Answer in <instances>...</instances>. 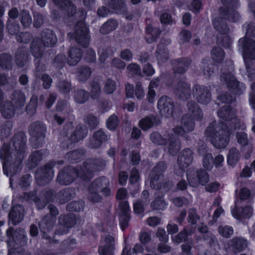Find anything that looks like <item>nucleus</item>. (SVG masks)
<instances>
[{
    "label": "nucleus",
    "instance_id": "nucleus-17",
    "mask_svg": "<svg viewBox=\"0 0 255 255\" xmlns=\"http://www.w3.org/2000/svg\"><path fill=\"white\" fill-rule=\"evenodd\" d=\"M193 154L192 150L189 148H186L179 153L177 161L181 174L184 173L185 169L188 168L192 162Z\"/></svg>",
    "mask_w": 255,
    "mask_h": 255
},
{
    "label": "nucleus",
    "instance_id": "nucleus-7",
    "mask_svg": "<svg viewBox=\"0 0 255 255\" xmlns=\"http://www.w3.org/2000/svg\"><path fill=\"white\" fill-rule=\"evenodd\" d=\"M223 125L225 127L217 130L215 127V124L211 123L205 131V134L211 138L212 145L218 149L226 148L230 140L231 132L226 125H224V123Z\"/></svg>",
    "mask_w": 255,
    "mask_h": 255
},
{
    "label": "nucleus",
    "instance_id": "nucleus-42",
    "mask_svg": "<svg viewBox=\"0 0 255 255\" xmlns=\"http://www.w3.org/2000/svg\"><path fill=\"white\" fill-rule=\"evenodd\" d=\"M156 121L155 116L152 115L147 116L139 120L138 126L143 131H146L153 127Z\"/></svg>",
    "mask_w": 255,
    "mask_h": 255
},
{
    "label": "nucleus",
    "instance_id": "nucleus-44",
    "mask_svg": "<svg viewBox=\"0 0 255 255\" xmlns=\"http://www.w3.org/2000/svg\"><path fill=\"white\" fill-rule=\"evenodd\" d=\"M43 153L42 150H35L31 152L29 155L28 162L31 168L36 167L42 160Z\"/></svg>",
    "mask_w": 255,
    "mask_h": 255
},
{
    "label": "nucleus",
    "instance_id": "nucleus-64",
    "mask_svg": "<svg viewBox=\"0 0 255 255\" xmlns=\"http://www.w3.org/2000/svg\"><path fill=\"white\" fill-rule=\"evenodd\" d=\"M179 36V43L180 45H183L184 44L188 43L190 41L192 34L190 31L186 29H183L180 32Z\"/></svg>",
    "mask_w": 255,
    "mask_h": 255
},
{
    "label": "nucleus",
    "instance_id": "nucleus-24",
    "mask_svg": "<svg viewBox=\"0 0 255 255\" xmlns=\"http://www.w3.org/2000/svg\"><path fill=\"white\" fill-rule=\"evenodd\" d=\"M108 139V135L101 129L95 131L89 141V147L92 149H97Z\"/></svg>",
    "mask_w": 255,
    "mask_h": 255
},
{
    "label": "nucleus",
    "instance_id": "nucleus-41",
    "mask_svg": "<svg viewBox=\"0 0 255 255\" xmlns=\"http://www.w3.org/2000/svg\"><path fill=\"white\" fill-rule=\"evenodd\" d=\"M92 73L91 68L86 65H81L77 68V78L79 82H85L91 77Z\"/></svg>",
    "mask_w": 255,
    "mask_h": 255
},
{
    "label": "nucleus",
    "instance_id": "nucleus-52",
    "mask_svg": "<svg viewBox=\"0 0 255 255\" xmlns=\"http://www.w3.org/2000/svg\"><path fill=\"white\" fill-rule=\"evenodd\" d=\"M38 106V98L36 96H32L30 100L29 103L25 108L26 113L30 116H33L36 111Z\"/></svg>",
    "mask_w": 255,
    "mask_h": 255
},
{
    "label": "nucleus",
    "instance_id": "nucleus-34",
    "mask_svg": "<svg viewBox=\"0 0 255 255\" xmlns=\"http://www.w3.org/2000/svg\"><path fill=\"white\" fill-rule=\"evenodd\" d=\"M83 53V50L80 48L71 47L69 51L68 64L70 66L76 65L81 60Z\"/></svg>",
    "mask_w": 255,
    "mask_h": 255
},
{
    "label": "nucleus",
    "instance_id": "nucleus-40",
    "mask_svg": "<svg viewBox=\"0 0 255 255\" xmlns=\"http://www.w3.org/2000/svg\"><path fill=\"white\" fill-rule=\"evenodd\" d=\"M195 121L196 120L194 117L189 114H185L182 116L181 124L187 133L190 132L194 130L195 126Z\"/></svg>",
    "mask_w": 255,
    "mask_h": 255
},
{
    "label": "nucleus",
    "instance_id": "nucleus-46",
    "mask_svg": "<svg viewBox=\"0 0 255 255\" xmlns=\"http://www.w3.org/2000/svg\"><path fill=\"white\" fill-rule=\"evenodd\" d=\"M240 158L241 154L237 148L232 147L230 149L227 157L228 165L235 166L239 161Z\"/></svg>",
    "mask_w": 255,
    "mask_h": 255
},
{
    "label": "nucleus",
    "instance_id": "nucleus-9",
    "mask_svg": "<svg viewBox=\"0 0 255 255\" xmlns=\"http://www.w3.org/2000/svg\"><path fill=\"white\" fill-rule=\"evenodd\" d=\"M157 108L167 117L173 118L178 117L182 113L180 105L174 102L172 99L167 96H162L158 100Z\"/></svg>",
    "mask_w": 255,
    "mask_h": 255
},
{
    "label": "nucleus",
    "instance_id": "nucleus-4",
    "mask_svg": "<svg viewBox=\"0 0 255 255\" xmlns=\"http://www.w3.org/2000/svg\"><path fill=\"white\" fill-rule=\"evenodd\" d=\"M166 169L167 164L164 161L158 162L152 168L149 174L150 186L152 189H163L166 192L170 190L173 185L172 181L168 179L162 182L160 181L164 177Z\"/></svg>",
    "mask_w": 255,
    "mask_h": 255
},
{
    "label": "nucleus",
    "instance_id": "nucleus-39",
    "mask_svg": "<svg viewBox=\"0 0 255 255\" xmlns=\"http://www.w3.org/2000/svg\"><path fill=\"white\" fill-rule=\"evenodd\" d=\"M118 25L119 23L117 20L110 18L102 25L100 28V32L103 35L109 34L116 30Z\"/></svg>",
    "mask_w": 255,
    "mask_h": 255
},
{
    "label": "nucleus",
    "instance_id": "nucleus-32",
    "mask_svg": "<svg viewBox=\"0 0 255 255\" xmlns=\"http://www.w3.org/2000/svg\"><path fill=\"white\" fill-rule=\"evenodd\" d=\"M146 36L144 39L147 43L151 44L155 42L159 38L161 30L159 27H154L151 24L147 25L145 29Z\"/></svg>",
    "mask_w": 255,
    "mask_h": 255
},
{
    "label": "nucleus",
    "instance_id": "nucleus-2",
    "mask_svg": "<svg viewBox=\"0 0 255 255\" xmlns=\"http://www.w3.org/2000/svg\"><path fill=\"white\" fill-rule=\"evenodd\" d=\"M14 148V160L11 151V144L4 143L0 149V159L2 165L3 172L7 176H14L22 168V163L24 156L26 138L23 133H15L11 139Z\"/></svg>",
    "mask_w": 255,
    "mask_h": 255
},
{
    "label": "nucleus",
    "instance_id": "nucleus-25",
    "mask_svg": "<svg viewBox=\"0 0 255 255\" xmlns=\"http://www.w3.org/2000/svg\"><path fill=\"white\" fill-rule=\"evenodd\" d=\"M55 5L69 17H73L77 12L76 5L70 0H60Z\"/></svg>",
    "mask_w": 255,
    "mask_h": 255
},
{
    "label": "nucleus",
    "instance_id": "nucleus-47",
    "mask_svg": "<svg viewBox=\"0 0 255 255\" xmlns=\"http://www.w3.org/2000/svg\"><path fill=\"white\" fill-rule=\"evenodd\" d=\"M72 190L69 188L60 190L57 193V200L60 204H65L68 202L72 198Z\"/></svg>",
    "mask_w": 255,
    "mask_h": 255
},
{
    "label": "nucleus",
    "instance_id": "nucleus-45",
    "mask_svg": "<svg viewBox=\"0 0 255 255\" xmlns=\"http://www.w3.org/2000/svg\"><path fill=\"white\" fill-rule=\"evenodd\" d=\"M211 57L213 61L218 64L222 63L225 57V52L220 47L215 46L211 51Z\"/></svg>",
    "mask_w": 255,
    "mask_h": 255
},
{
    "label": "nucleus",
    "instance_id": "nucleus-35",
    "mask_svg": "<svg viewBox=\"0 0 255 255\" xmlns=\"http://www.w3.org/2000/svg\"><path fill=\"white\" fill-rule=\"evenodd\" d=\"M29 53L28 50L25 47L18 48L15 55L16 65L19 67H23L28 60Z\"/></svg>",
    "mask_w": 255,
    "mask_h": 255
},
{
    "label": "nucleus",
    "instance_id": "nucleus-49",
    "mask_svg": "<svg viewBox=\"0 0 255 255\" xmlns=\"http://www.w3.org/2000/svg\"><path fill=\"white\" fill-rule=\"evenodd\" d=\"M108 7L118 12H123L126 10V4L124 0H109Z\"/></svg>",
    "mask_w": 255,
    "mask_h": 255
},
{
    "label": "nucleus",
    "instance_id": "nucleus-22",
    "mask_svg": "<svg viewBox=\"0 0 255 255\" xmlns=\"http://www.w3.org/2000/svg\"><path fill=\"white\" fill-rule=\"evenodd\" d=\"M248 240L242 237H235L228 243V249L235 254L243 252L248 247Z\"/></svg>",
    "mask_w": 255,
    "mask_h": 255
},
{
    "label": "nucleus",
    "instance_id": "nucleus-27",
    "mask_svg": "<svg viewBox=\"0 0 255 255\" xmlns=\"http://www.w3.org/2000/svg\"><path fill=\"white\" fill-rule=\"evenodd\" d=\"M253 208L250 206L242 207L236 205L231 211L232 216L238 220L250 219L253 215Z\"/></svg>",
    "mask_w": 255,
    "mask_h": 255
},
{
    "label": "nucleus",
    "instance_id": "nucleus-48",
    "mask_svg": "<svg viewBox=\"0 0 255 255\" xmlns=\"http://www.w3.org/2000/svg\"><path fill=\"white\" fill-rule=\"evenodd\" d=\"M90 96L93 100H98L101 94V87L99 82L93 81L89 84Z\"/></svg>",
    "mask_w": 255,
    "mask_h": 255
},
{
    "label": "nucleus",
    "instance_id": "nucleus-28",
    "mask_svg": "<svg viewBox=\"0 0 255 255\" xmlns=\"http://www.w3.org/2000/svg\"><path fill=\"white\" fill-rule=\"evenodd\" d=\"M40 39L43 45L46 47H53L57 42V37L54 31L49 28H45L41 34Z\"/></svg>",
    "mask_w": 255,
    "mask_h": 255
},
{
    "label": "nucleus",
    "instance_id": "nucleus-12",
    "mask_svg": "<svg viewBox=\"0 0 255 255\" xmlns=\"http://www.w3.org/2000/svg\"><path fill=\"white\" fill-rule=\"evenodd\" d=\"M87 134L88 129L86 126L80 124L70 134L68 140L61 143V146L63 148L68 149L72 143H76L83 140L87 136Z\"/></svg>",
    "mask_w": 255,
    "mask_h": 255
},
{
    "label": "nucleus",
    "instance_id": "nucleus-37",
    "mask_svg": "<svg viewBox=\"0 0 255 255\" xmlns=\"http://www.w3.org/2000/svg\"><path fill=\"white\" fill-rule=\"evenodd\" d=\"M11 99L16 109L22 108L25 103V96L20 90H14L11 95Z\"/></svg>",
    "mask_w": 255,
    "mask_h": 255
},
{
    "label": "nucleus",
    "instance_id": "nucleus-33",
    "mask_svg": "<svg viewBox=\"0 0 255 255\" xmlns=\"http://www.w3.org/2000/svg\"><path fill=\"white\" fill-rule=\"evenodd\" d=\"M86 153V150L83 148H79L68 152L65 155V158L71 163L80 162Z\"/></svg>",
    "mask_w": 255,
    "mask_h": 255
},
{
    "label": "nucleus",
    "instance_id": "nucleus-31",
    "mask_svg": "<svg viewBox=\"0 0 255 255\" xmlns=\"http://www.w3.org/2000/svg\"><path fill=\"white\" fill-rule=\"evenodd\" d=\"M45 47L46 46L43 45V42L40 39V38L35 37L30 43V52L35 58L40 59L43 55Z\"/></svg>",
    "mask_w": 255,
    "mask_h": 255
},
{
    "label": "nucleus",
    "instance_id": "nucleus-51",
    "mask_svg": "<svg viewBox=\"0 0 255 255\" xmlns=\"http://www.w3.org/2000/svg\"><path fill=\"white\" fill-rule=\"evenodd\" d=\"M167 205L163 196L156 197L150 203L151 208L153 210H163Z\"/></svg>",
    "mask_w": 255,
    "mask_h": 255
},
{
    "label": "nucleus",
    "instance_id": "nucleus-57",
    "mask_svg": "<svg viewBox=\"0 0 255 255\" xmlns=\"http://www.w3.org/2000/svg\"><path fill=\"white\" fill-rule=\"evenodd\" d=\"M57 86L59 92L63 94H69L72 89L71 82L66 80L59 81Z\"/></svg>",
    "mask_w": 255,
    "mask_h": 255
},
{
    "label": "nucleus",
    "instance_id": "nucleus-50",
    "mask_svg": "<svg viewBox=\"0 0 255 255\" xmlns=\"http://www.w3.org/2000/svg\"><path fill=\"white\" fill-rule=\"evenodd\" d=\"M6 30L9 34L16 36L19 34V24L17 21H12L8 19L6 23Z\"/></svg>",
    "mask_w": 255,
    "mask_h": 255
},
{
    "label": "nucleus",
    "instance_id": "nucleus-15",
    "mask_svg": "<svg viewBox=\"0 0 255 255\" xmlns=\"http://www.w3.org/2000/svg\"><path fill=\"white\" fill-rule=\"evenodd\" d=\"M194 97L198 103L207 105L211 100V92L207 87L204 85H195L193 87Z\"/></svg>",
    "mask_w": 255,
    "mask_h": 255
},
{
    "label": "nucleus",
    "instance_id": "nucleus-59",
    "mask_svg": "<svg viewBox=\"0 0 255 255\" xmlns=\"http://www.w3.org/2000/svg\"><path fill=\"white\" fill-rule=\"evenodd\" d=\"M85 203L82 201H72L69 203L66 206V210L71 212H79L83 210Z\"/></svg>",
    "mask_w": 255,
    "mask_h": 255
},
{
    "label": "nucleus",
    "instance_id": "nucleus-14",
    "mask_svg": "<svg viewBox=\"0 0 255 255\" xmlns=\"http://www.w3.org/2000/svg\"><path fill=\"white\" fill-rule=\"evenodd\" d=\"M239 42L242 45L244 60H255V40L245 36L240 38Z\"/></svg>",
    "mask_w": 255,
    "mask_h": 255
},
{
    "label": "nucleus",
    "instance_id": "nucleus-23",
    "mask_svg": "<svg viewBox=\"0 0 255 255\" xmlns=\"http://www.w3.org/2000/svg\"><path fill=\"white\" fill-rule=\"evenodd\" d=\"M60 226L64 229V233H68L69 230L74 227L77 223L76 216L72 213L67 214H61L58 218Z\"/></svg>",
    "mask_w": 255,
    "mask_h": 255
},
{
    "label": "nucleus",
    "instance_id": "nucleus-11",
    "mask_svg": "<svg viewBox=\"0 0 255 255\" xmlns=\"http://www.w3.org/2000/svg\"><path fill=\"white\" fill-rule=\"evenodd\" d=\"M205 169L200 168L195 170L189 169L187 171V180L189 185L196 187L199 185H206L209 181V175Z\"/></svg>",
    "mask_w": 255,
    "mask_h": 255
},
{
    "label": "nucleus",
    "instance_id": "nucleus-61",
    "mask_svg": "<svg viewBox=\"0 0 255 255\" xmlns=\"http://www.w3.org/2000/svg\"><path fill=\"white\" fill-rule=\"evenodd\" d=\"M168 142V151L169 154L172 156L176 155L178 152L176 143L177 138L175 136L171 135L169 137Z\"/></svg>",
    "mask_w": 255,
    "mask_h": 255
},
{
    "label": "nucleus",
    "instance_id": "nucleus-43",
    "mask_svg": "<svg viewBox=\"0 0 255 255\" xmlns=\"http://www.w3.org/2000/svg\"><path fill=\"white\" fill-rule=\"evenodd\" d=\"M89 93L83 89H77L74 91L73 99L74 101L79 104H83L88 101Z\"/></svg>",
    "mask_w": 255,
    "mask_h": 255
},
{
    "label": "nucleus",
    "instance_id": "nucleus-20",
    "mask_svg": "<svg viewBox=\"0 0 255 255\" xmlns=\"http://www.w3.org/2000/svg\"><path fill=\"white\" fill-rule=\"evenodd\" d=\"M174 92L179 100H188L191 98L192 94L191 85L187 82L180 80L175 87Z\"/></svg>",
    "mask_w": 255,
    "mask_h": 255
},
{
    "label": "nucleus",
    "instance_id": "nucleus-38",
    "mask_svg": "<svg viewBox=\"0 0 255 255\" xmlns=\"http://www.w3.org/2000/svg\"><path fill=\"white\" fill-rule=\"evenodd\" d=\"M188 111L191 115L194 117L196 121H200L203 119V113L201 108L194 101H190L187 103Z\"/></svg>",
    "mask_w": 255,
    "mask_h": 255
},
{
    "label": "nucleus",
    "instance_id": "nucleus-53",
    "mask_svg": "<svg viewBox=\"0 0 255 255\" xmlns=\"http://www.w3.org/2000/svg\"><path fill=\"white\" fill-rule=\"evenodd\" d=\"M151 141L155 144L158 145H165L168 143V140L163 137L158 131L152 132L150 135Z\"/></svg>",
    "mask_w": 255,
    "mask_h": 255
},
{
    "label": "nucleus",
    "instance_id": "nucleus-21",
    "mask_svg": "<svg viewBox=\"0 0 255 255\" xmlns=\"http://www.w3.org/2000/svg\"><path fill=\"white\" fill-rule=\"evenodd\" d=\"M140 174L138 170L135 167L130 170L129 177V190L131 195L135 197L140 190Z\"/></svg>",
    "mask_w": 255,
    "mask_h": 255
},
{
    "label": "nucleus",
    "instance_id": "nucleus-16",
    "mask_svg": "<svg viewBox=\"0 0 255 255\" xmlns=\"http://www.w3.org/2000/svg\"><path fill=\"white\" fill-rule=\"evenodd\" d=\"M191 63L192 60L189 57H180L172 59L171 64L174 74H185Z\"/></svg>",
    "mask_w": 255,
    "mask_h": 255
},
{
    "label": "nucleus",
    "instance_id": "nucleus-63",
    "mask_svg": "<svg viewBox=\"0 0 255 255\" xmlns=\"http://www.w3.org/2000/svg\"><path fill=\"white\" fill-rule=\"evenodd\" d=\"M66 57L64 54L60 53L57 55L53 60L54 66L59 69L63 68L66 63Z\"/></svg>",
    "mask_w": 255,
    "mask_h": 255
},
{
    "label": "nucleus",
    "instance_id": "nucleus-13",
    "mask_svg": "<svg viewBox=\"0 0 255 255\" xmlns=\"http://www.w3.org/2000/svg\"><path fill=\"white\" fill-rule=\"evenodd\" d=\"M47 131V128L42 122L36 121L30 124L29 127L30 135L34 138L35 147H38L39 140L44 139Z\"/></svg>",
    "mask_w": 255,
    "mask_h": 255
},
{
    "label": "nucleus",
    "instance_id": "nucleus-56",
    "mask_svg": "<svg viewBox=\"0 0 255 255\" xmlns=\"http://www.w3.org/2000/svg\"><path fill=\"white\" fill-rule=\"evenodd\" d=\"M202 166L205 170L210 171L213 168V156L211 153H205L203 155Z\"/></svg>",
    "mask_w": 255,
    "mask_h": 255
},
{
    "label": "nucleus",
    "instance_id": "nucleus-36",
    "mask_svg": "<svg viewBox=\"0 0 255 255\" xmlns=\"http://www.w3.org/2000/svg\"><path fill=\"white\" fill-rule=\"evenodd\" d=\"M155 56L157 60L162 63L166 62L169 59V51L167 45L162 42H160L155 52Z\"/></svg>",
    "mask_w": 255,
    "mask_h": 255
},
{
    "label": "nucleus",
    "instance_id": "nucleus-29",
    "mask_svg": "<svg viewBox=\"0 0 255 255\" xmlns=\"http://www.w3.org/2000/svg\"><path fill=\"white\" fill-rule=\"evenodd\" d=\"M105 245L98 248L99 255H114L115 250V239L110 235L106 236Z\"/></svg>",
    "mask_w": 255,
    "mask_h": 255
},
{
    "label": "nucleus",
    "instance_id": "nucleus-55",
    "mask_svg": "<svg viewBox=\"0 0 255 255\" xmlns=\"http://www.w3.org/2000/svg\"><path fill=\"white\" fill-rule=\"evenodd\" d=\"M20 21L22 26L25 28H29L32 24V17L28 11L23 10L20 14Z\"/></svg>",
    "mask_w": 255,
    "mask_h": 255
},
{
    "label": "nucleus",
    "instance_id": "nucleus-30",
    "mask_svg": "<svg viewBox=\"0 0 255 255\" xmlns=\"http://www.w3.org/2000/svg\"><path fill=\"white\" fill-rule=\"evenodd\" d=\"M236 110L230 105L222 106L217 111L218 117L227 122L232 121L236 118Z\"/></svg>",
    "mask_w": 255,
    "mask_h": 255
},
{
    "label": "nucleus",
    "instance_id": "nucleus-3",
    "mask_svg": "<svg viewBox=\"0 0 255 255\" xmlns=\"http://www.w3.org/2000/svg\"><path fill=\"white\" fill-rule=\"evenodd\" d=\"M223 6H221L219 11L220 16L213 20V25L216 30L222 35L216 39L217 44L226 49H230L233 41L228 35L229 28L226 22H236L239 20L240 15L237 11L238 0H221Z\"/></svg>",
    "mask_w": 255,
    "mask_h": 255
},
{
    "label": "nucleus",
    "instance_id": "nucleus-60",
    "mask_svg": "<svg viewBox=\"0 0 255 255\" xmlns=\"http://www.w3.org/2000/svg\"><path fill=\"white\" fill-rule=\"evenodd\" d=\"M189 235H190V233L188 230L184 228L182 231L178 233L174 238H172V240L177 244L182 242H186L188 241Z\"/></svg>",
    "mask_w": 255,
    "mask_h": 255
},
{
    "label": "nucleus",
    "instance_id": "nucleus-18",
    "mask_svg": "<svg viewBox=\"0 0 255 255\" xmlns=\"http://www.w3.org/2000/svg\"><path fill=\"white\" fill-rule=\"evenodd\" d=\"M8 238L7 245L18 244L19 246H25L27 243V236L21 231L15 230L13 228H9L6 232Z\"/></svg>",
    "mask_w": 255,
    "mask_h": 255
},
{
    "label": "nucleus",
    "instance_id": "nucleus-26",
    "mask_svg": "<svg viewBox=\"0 0 255 255\" xmlns=\"http://www.w3.org/2000/svg\"><path fill=\"white\" fill-rule=\"evenodd\" d=\"M24 209L22 205L16 204L12 206L8 214L9 220L13 225L19 223L24 218Z\"/></svg>",
    "mask_w": 255,
    "mask_h": 255
},
{
    "label": "nucleus",
    "instance_id": "nucleus-54",
    "mask_svg": "<svg viewBox=\"0 0 255 255\" xmlns=\"http://www.w3.org/2000/svg\"><path fill=\"white\" fill-rule=\"evenodd\" d=\"M11 55L6 53L0 54V67L5 70H9L12 68Z\"/></svg>",
    "mask_w": 255,
    "mask_h": 255
},
{
    "label": "nucleus",
    "instance_id": "nucleus-10",
    "mask_svg": "<svg viewBox=\"0 0 255 255\" xmlns=\"http://www.w3.org/2000/svg\"><path fill=\"white\" fill-rule=\"evenodd\" d=\"M55 165L54 161L50 160L37 168L34 176L38 185H46L52 181L54 173L53 168Z\"/></svg>",
    "mask_w": 255,
    "mask_h": 255
},
{
    "label": "nucleus",
    "instance_id": "nucleus-1",
    "mask_svg": "<svg viewBox=\"0 0 255 255\" xmlns=\"http://www.w3.org/2000/svg\"><path fill=\"white\" fill-rule=\"evenodd\" d=\"M105 166L106 162L103 158H89L83 161L82 165L64 166L58 172L56 181L63 186L71 184L77 178L85 182H89L93 178L96 172L103 170Z\"/></svg>",
    "mask_w": 255,
    "mask_h": 255
},
{
    "label": "nucleus",
    "instance_id": "nucleus-62",
    "mask_svg": "<svg viewBox=\"0 0 255 255\" xmlns=\"http://www.w3.org/2000/svg\"><path fill=\"white\" fill-rule=\"evenodd\" d=\"M41 193L48 204L53 202L55 199L57 200V192L53 189H49Z\"/></svg>",
    "mask_w": 255,
    "mask_h": 255
},
{
    "label": "nucleus",
    "instance_id": "nucleus-8",
    "mask_svg": "<svg viewBox=\"0 0 255 255\" xmlns=\"http://www.w3.org/2000/svg\"><path fill=\"white\" fill-rule=\"evenodd\" d=\"M67 36L83 48H87L91 39L90 31L89 26L82 20L78 21L74 27V32H69Z\"/></svg>",
    "mask_w": 255,
    "mask_h": 255
},
{
    "label": "nucleus",
    "instance_id": "nucleus-58",
    "mask_svg": "<svg viewBox=\"0 0 255 255\" xmlns=\"http://www.w3.org/2000/svg\"><path fill=\"white\" fill-rule=\"evenodd\" d=\"M119 123L120 120L118 116L113 114L109 117L106 121L107 128L110 130H115L117 128Z\"/></svg>",
    "mask_w": 255,
    "mask_h": 255
},
{
    "label": "nucleus",
    "instance_id": "nucleus-5",
    "mask_svg": "<svg viewBox=\"0 0 255 255\" xmlns=\"http://www.w3.org/2000/svg\"><path fill=\"white\" fill-rule=\"evenodd\" d=\"M109 180L105 176H100L95 178L88 187L89 199L93 203H100L103 200L99 192L104 197H109L111 195V190L109 187Z\"/></svg>",
    "mask_w": 255,
    "mask_h": 255
},
{
    "label": "nucleus",
    "instance_id": "nucleus-6",
    "mask_svg": "<svg viewBox=\"0 0 255 255\" xmlns=\"http://www.w3.org/2000/svg\"><path fill=\"white\" fill-rule=\"evenodd\" d=\"M234 72V65L232 62H230L227 69L225 68L222 69L220 79L225 84L230 93L236 96H240L245 91L246 85L237 80Z\"/></svg>",
    "mask_w": 255,
    "mask_h": 255
},
{
    "label": "nucleus",
    "instance_id": "nucleus-19",
    "mask_svg": "<svg viewBox=\"0 0 255 255\" xmlns=\"http://www.w3.org/2000/svg\"><path fill=\"white\" fill-rule=\"evenodd\" d=\"M236 138L237 142L241 145L242 152L245 153V157L250 158L253 152V147L249 142L248 134L244 131L237 132Z\"/></svg>",
    "mask_w": 255,
    "mask_h": 255
}]
</instances>
